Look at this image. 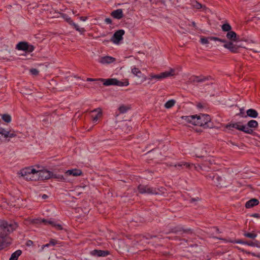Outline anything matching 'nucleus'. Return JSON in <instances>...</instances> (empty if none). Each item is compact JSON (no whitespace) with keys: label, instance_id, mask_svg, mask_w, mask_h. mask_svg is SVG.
<instances>
[{"label":"nucleus","instance_id":"nucleus-61","mask_svg":"<svg viewBox=\"0 0 260 260\" xmlns=\"http://www.w3.org/2000/svg\"><path fill=\"white\" fill-rule=\"evenodd\" d=\"M196 156L197 157H199V158H203V157H204V156H203V155H198V154H196Z\"/></svg>","mask_w":260,"mask_h":260},{"label":"nucleus","instance_id":"nucleus-2","mask_svg":"<svg viewBox=\"0 0 260 260\" xmlns=\"http://www.w3.org/2000/svg\"><path fill=\"white\" fill-rule=\"evenodd\" d=\"M36 170L30 167L21 170L19 174L26 180L36 181L37 177L36 176Z\"/></svg>","mask_w":260,"mask_h":260},{"label":"nucleus","instance_id":"nucleus-27","mask_svg":"<svg viewBox=\"0 0 260 260\" xmlns=\"http://www.w3.org/2000/svg\"><path fill=\"white\" fill-rule=\"evenodd\" d=\"M258 125V122L254 120H251L249 121L247 124L246 126L249 128H256Z\"/></svg>","mask_w":260,"mask_h":260},{"label":"nucleus","instance_id":"nucleus-21","mask_svg":"<svg viewBox=\"0 0 260 260\" xmlns=\"http://www.w3.org/2000/svg\"><path fill=\"white\" fill-rule=\"evenodd\" d=\"M99 80L103 82V85L105 86L115 85V78L99 79Z\"/></svg>","mask_w":260,"mask_h":260},{"label":"nucleus","instance_id":"nucleus-35","mask_svg":"<svg viewBox=\"0 0 260 260\" xmlns=\"http://www.w3.org/2000/svg\"><path fill=\"white\" fill-rule=\"evenodd\" d=\"M175 104V101L174 100H171L168 101L165 104V107L167 109H169L172 108L173 106H174Z\"/></svg>","mask_w":260,"mask_h":260},{"label":"nucleus","instance_id":"nucleus-17","mask_svg":"<svg viewBox=\"0 0 260 260\" xmlns=\"http://www.w3.org/2000/svg\"><path fill=\"white\" fill-rule=\"evenodd\" d=\"M115 61V58L109 56H106L104 57H102L100 60H99V62L102 63V64H105V63H110Z\"/></svg>","mask_w":260,"mask_h":260},{"label":"nucleus","instance_id":"nucleus-28","mask_svg":"<svg viewBox=\"0 0 260 260\" xmlns=\"http://www.w3.org/2000/svg\"><path fill=\"white\" fill-rule=\"evenodd\" d=\"M130 109H131L130 106H129V105L125 106L124 105H122L119 107L118 110L120 113L123 114V113H125Z\"/></svg>","mask_w":260,"mask_h":260},{"label":"nucleus","instance_id":"nucleus-22","mask_svg":"<svg viewBox=\"0 0 260 260\" xmlns=\"http://www.w3.org/2000/svg\"><path fill=\"white\" fill-rule=\"evenodd\" d=\"M196 115H190V116H183L181 117V118L186 122L191 123L194 125L195 123V119H196Z\"/></svg>","mask_w":260,"mask_h":260},{"label":"nucleus","instance_id":"nucleus-4","mask_svg":"<svg viewBox=\"0 0 260 260\" xmlns=\"http://www.w3.org/2000/svg\"><path fill=\"white\" fill-rule=\"evenodd\" d=\"M175 70L174 69H171L169 71H166L162 73H161L160 74L157 75H150V77L149 79L150 80H152L153 79H155L157 80H161L164 78H166L171 76H173L174 75Z\"/></svg>","mask_w":260,"mask_h":260},{"label":"nucleus","instance_id":"nucleus-23","mask_svg":"<svg viewBox=\"0 0 260 260\" xmlns=\"http://www.w3.org/2000/svg\"><path fill=\"white\" fill-rule=\"evenodd\" d=\"M0 131L4 132V137L5 138H13L16 136V135L14 132L11 131H8L3 128H0Z\"/></svg>","mask_w":260,"mask_h":260},{"label":"nucleus","instance_id":"nucleus-52","mask_svg":"<svg viewBox=\"0 0 260 260\" xmlns=\"http://www.w3.org/2000/svg\"><path fill=\"white\" fill-rule=\"evenodd\" d=\"M200 199L199 197H197V198H191L190 199V203H193V202H197L198 201H199Z\"/></svg>","mask_w":260,"mask_h":260},{"label":"nucleus","instance_id":"nucleus-54","mask_svg":"<svg viewBox=\"0 0 260 260\" xmlns=\"http://www.w3.org/2000/svg\"><path fill=\"white\" fill-rule=\"evenodd\" d=\"M249 254H251L252 255L254 256H256V257H260V253H258L257 254L256 253H253V252H248Z\"/></svg>","mask_w":260,"mask_h":260},{"label":"nucleus","instance_id":"nucleus-39","mask_svg":"<svg viewBox=\"0 0 260 260\" xmlns=\"http://www.w3.org/2000/svg\"><path fill=\"white\" fill-rule=\"evenodd\" d=\"M244 236H245L246 237L249 238L250 239H253L256 237L257 234H255L254 233L245 232L244 233Z\"/></svg>","mask_w":260,"mask_h":260},{"label":"nucleus","instance_id":"nucleus-12","mask_svg":"<svg viewBox=\"0 0 260 260\" xmlns=\"http://www.w3.org/2000/svg\"><path fill=\"white\" fill-rule=\"evenodd\" d=\"M215 164L214 160L212 158H206L201 165H198V167L202 170H206L207 167L210 168V165Z\"/></svg>","mask_w":260,"mask_h":260},{"label":"nucleus","instance_id":"nucleus-56","mask_svg":"<svg viewBox=\"0 0 260 260\" xmlns=\"http://www.w3.org/2000/svg\"><path fill=\"white\" fill-rule=\"evenodd\" d=\"M251 216L256 218H259L260 215L258 213H254L251 215Z\"/></svg>","mask_w":260,"mask_h":260},{"label":"nucleus","instance_id":"nucleus-9","mask_svg":"<svg viewBox=\"0 0 260 260\" xmlns=\"http://www.w3.org/2000/svg\"><path fill=\"white\" fill-rule=\"evenodd\" d=\"M241 123L242 122L240 121L235 122V128L246 134H252L253 133V131L252 129L249 128L245 125H242Z\"/></svg>","mask_w":260,"mask_h":260},{"label":"nucleus","instance_id":"nucleus-49","mask_svg":"<svg viewBox=\"0 0 260 260\" xmlns=\"http://www.w3.org/2000/svg\"><path fill=\"white\" fill-rule=\"evenodd\" d=\"M193 6L198 9H201L202 7V5L198 2H195V4L193 5Z\"/></svg>","mask_w":260,"mask_h":260},{"label":"nucleus","instance_id":"nucleus-3","mask_svg":"<svg viewBox=\"0 0 260 260\" xmlns=\"http://www.w3.org/2000/svg\"><path fill=\"white\" fill-rule=\"evenodd\" d=\"M194 125L203 126L204 128L210 127L209 122L211 121L210 117L207 114L196 115Z\"/></svg>","mask_w":260,"mask_h":260},{"label":"nucleus","instance_id":"nucleus-32","mask_svg":"<svg viewBox=\"0 0 260 260\" xmlns=\"http://www.w3.org/2000/svg\"><path fill=\"white\" fill-rule=\"evenodd\" d=\"M195 166L194 165L192 164H189L187 162H180L177 165H175L174 166L175 167H182L183 166H185L187 168H189L191 166ZM195 169H197L198 167L196 166H194Z\"/></svg>","mask_w":260,"mask_h":260},{"label":"nucleus","instance_id":"nucleus-24","mask_svg":"<svg viewBox=\"0 0 260 260\" xmlns=\"http://www.w3.org/2000/svg\"><path fill=\"white\" fill-rule=\"evenodd\" d=\"M246 115H247V116H249L253 118H256L258 116L257 112L255 110L253 109H249L247 110L246 111Z\"/></svg>","mask_w":260,"mask_h":260},{"label":"nucleus","instance_id":"nucleus-40","mask_svg":"<svg viewBox=\"0 0 260 260\" xmlns=\"http://www.w3.org/2000/svg\"><path fill=\"white\" fill-rule=\"evenodd\" d=\"M3 120L6 122L9 123L11 121V117L10 115L5 114L2 115V117Z\"/></svg>","mask_w":260,"mask_h":260},{"label":"nucleus","instance_id":"nucleus-19","mask_svg":"<svg viewBox=\"0 0 260 260\" xmlns=\"http://www.w3.org/2000/svg\"><path fill=\"white\" fill-rule=\"evenodd\" d=\"M259 201L256 199H252L247 201L245 204V207L246 208H250L258 205Z\"/></svg>","mask_w":260,"mask_h":260},{"label":"nucleus","instance_id":"nucleus-25","mask_svg":"<svg viewBox=\"0 0 260 260\" xmlns=\"http://www.w3.org/2000/svg\"><path fill=\"white\" fill-rule=\"evenodd\" d=\"M21 254L22 251L21 250H17L11 254L9 260H18V257Z\"/></svg>","mask_w":260,"mask_h":260},{"label":"nucleus","instance_id":"nucleus-6","mask_svg":"<svg viewBox=\"0 0 260 260\" xmlns=\"http://www.w3.org/2000/svg\"><path fill=\"white\" fill-rule=\"evenodd\" d=\"M52 172L47 170H36V176L38 180H46L51 178Z\"/></svg>","mask_w":260,"mask_h":260},{"label":"nucleus","instance_id":"nucleus-10","mask_svg":"<svg viewBox=\"0 0 260 260\" xmlns=\"http://www.w3.org/2000/svg\"><path fill=\"white\" fill-rule=\"evenodd\" d=\"M210 78V76L205 77L202 75L199 76H192L189 78V81L192 84H194L196 83H202L208 80Z\"/></svg>","mask_w":260,"mask_h":260},{"label":"nucleus","instance_id":"nucleus-37","mask_svg":"<svg viewBox=\"0 0 260 260\" xmlns=\"http://www.w3.org/2000/svg\"><path fill=\"white\" fill-rule=\"evenodd\" d=\"M219 239L226 241V242L232 243H240V244H244V243H245V242L242 241V240H226L225 239H223V238H219Z\"/></svg>","mask_w":260,"mask_h":260},{"label":"nucleus","instance_id":"nucleus-14","mask_svg":"<svg viewBox=\"0 0 260 260\" xmlns=\"http://www.w3.org/2000/svg\"><path fill=\"white\" fill-rule=\"evenodd\" d=\"M90 254L93 256H106L110 254L108 250H102L95 249L90 252Z\"/></svg>","mask_w":260,"mask_h":260},{"label":"nucleus","instance_id":"nucleus-44","mask_svg":"<svg viewBox=\"0 0 260 260\" xmlns=\"http://www.w3.org/2000/svg\"><path fill=\"white\" fill-rule=\"evenodd\" d=\"M244 109L243 108L240 109V113L238 114H237V115H238L241 117L246 118L247 117V115L245 114L244 113Z\"/></svg>","mask_w":260,"mask_h":260},{"label":"nucleus","instance_id":"nucleus-7","mask_svg":"<svg viewBox=\"0 0 260 260\" xmlns=\"http://www.w3.org/2000/svg\"><path fill=\"white\" fill-rule=\"evenodd\" d=\"M138 189L140 193H158L156 192L155 188L151 187L148 185H139L138 187Z\"/></svg>","mask_w":260,"mask_h":260},{"label":"nucleus","instance_id":"nucleus-42","mask_svg":"<svg viewBox=\"0 0 260 260\" xmlns=\"http://www.w3.org/2000/svg\"><path fill=\"white\" fill-rule=\"evenodd\" d=\"M155 190H156V192H158V193H153V194H162L165 193V191L166 190V189L163 187H161L160 188H155Z\"/></svg>","mask_w":260,"mask_h":260},{"label":"nucleus","instance_id":"nucleus-18","mask_svg":"<svg viewBox=\"0 0 260 260\" xmlns=\"http://www.w3.org/2000/svg\"><path fill=\"white\" fill-rule=\"evenodd\" d=\"M111 15L113 18L117 19H120L123 16L122 10L120 9H117L116 10L112 11L111 14Z\"/></svg>","mask_w":260,"mask_h":260},{"label":"nucleus","instance_id":"nucleus-62","mask_svg":"<svg viewBox=\"0 0 260 260\" xmlns=\"http://www.w3.org/2000/svg\"><path fill=\"white\" fill-rule=\"evenodd\" d=\"M47 198H48V196H47V195H46V194H43V195L42 196V198H43V199H47Z\"/></svg>","mask_w":260,"mask_h":260},{"label":"nucleus","instance_id":"nucleus-8","mask_svg":"<svg viewBox=\"0 0 260 260\" xmlns=\"http://www.w3.org/2000/svg\"><path fill=\"white\" fill-rule=\"evenodd\" d=\"M125 31L123 29H119L116 31L111 38L110 41L115 44H118L120 41L122 40V36L124 35Z\"/></svg>","mask_w":260,"mask_h":260},{"label":"nucleus","instance_id":"nucleus-38","mask_svg":"<svg viewBox=\"0 0 260 260\" xmlns=\"http://www.w3.org/2000/svg\"><path fill=\"white\" fill-rule=\"evenodd\" d=\"M221 28H222V30L223 31H228H228H230L232 29V27L230 25V24H229V23H225V24H223L221 26Z\"/></svg>","mask_w":260,"mask_h":260},{"label":"nucleus","instance_id":"nucleus-50","mask_svg":"<svg viewBox=\"0 0 260 260\" xmlns=\"http://www.w3.org/2000/svg\"><path fill=\"white\" fill-rule=\"evenodd\" d=\"M31 222L34 224H40L41 223V219H33Z\"/></svg>","mask_w":260,"mask_h":260},{"label":"nucleus","instance_id":"nucleus-64","mask_svg":"<svg viewBox=\"0 0 260 260\" xmlns=\"http://www.w3.org/2000/svg\"><path fill=\"white\" fill-rule=\"evenodd\" d=\"M192 25L194 27H196V23L194 21L192 22Z\"/></svg>","mask_w":260,"mask_h":260},{"label":"nucleus","instance_id":"nucleus-60","mask_svg":"<svg viewBox=\"0 0 260 260\" xmlns=\"http://www.w3.org/2000/svg\"><path fill=\"white\" fill-rule=\"evenodd\" d=\"M156 237V236H152V235H149L148 238H147V239H152L153 238Z\"/></svg>","mask_w":260,"mask_h":260},{"label":"nucleus","instance_id":"nucleus-20","mask_svg":"<svg viewBox=\"0 0 260 260\" xmlns=\"http://www.w3.org/2000/svg\"><path fill=\"white\" fill-rule=\"evenodd\" d=\"M51 178L57 179L59 181L68 182V180L67 178V176H63L60 174H53L52 173Z\"/></svg>","mask_w":260,"mask_h":260},{"label":"nucleus","instance_id":"nucleus-55","mask_svg":"<svg viewBox=\"0 0 260 260\" xmlns=\"http://www.w3.org/2000/svg\"><path fill=\"white\" fill-rule=\"evenodd\" d=\"M48 221L49 220L45 219H41V223H43L44 224H48Z\"/></svg>","mask_w":260,"mask_h":260},{"label":"nucleus","instance_id":"nucleus-58","mask_svg":"<svg viewBox=\"0 0 260 260\" xmlns=\"http://www.w3.org/2000/svg\"><path fill=\"white\" fill-rule=\"evenodd\" d=\"M100 81V80L99 79H93V78H87V81Z\"/></svg>","mask_w":260,"mask_h":260},{"label":"nucleus","instance_id":"nucleus-51","mask_svg":"<svg viewBox=\"0 0 260 260\" xmlns=\"http://www.w3.org/2000/svg\"><path fill=\"white\" fill-rule=\"evenodd\" d=\"M57 241L55 239H52L50 240L49 242V244L50 245L54 246L57 244Z\"/></svg>","mask_w":260,"mask_h":260},{"label":"nucleus","instance_id":"nucleus-16","mask_svg":"<svg viewBox=\"0 0 260 260\" xmlns=\"http://www.w3.org/2000/svg\"><path fill=\"white\" fill-rule=\"evenodd\" d=\"M220 39L217 37H210L206 38L202 37L200 39V42L202 44H207L209 43L210 41H218L220 42Z\"/></svg>","mask_w":260,"mask_h":260},{"label":"nucleus","instance_id":"nucleus-57","mask_svg":"<svg viewBox=\"0 0 260 260\" xmlns=\"http://www.w3.org/2000/svg\"><path fill=\"white\" fill-rule=\"evenodd\" d=\"M33 244V242L31 240H28L26 242V245L28 246H30L32 245Z\"/></svg>","mask_w":260,"mask_h":260},{"label":"nucleus","instance_id":"nucleus-5","mask_svg":"<svg viewBox=\"0 0 260 260\" xmlns=\"http://www.w3.org/2000/svg\"><path fill=\"white\" fill-rule=\"evenodd\" d=\"M220 42L223 43V47L225 48L229 49L231 52L234 53L238 52L239 47L237 45L234 44L233 42H228L226 40L221 39H220Z\"/></svg>","mask_w":260,"mask_h":260},{"label":"nucleus","instance_id":"nucleus-41","mask_svg":"<svg viewBox=\"0 0 260 260\" xmlns=\"http://www.w3.org/2000/svg\"><path fill=\"white\" fill-rule=\"evenodd\" d=\"M61 16L70 25L73 22L72 19L66 14H62Z\"/></svg>","mask_w":260,"mask_h":260},{"label":"nucleus","instance_id":"nucleus-46","mask_svg":"<svg viewBox=\"0 0 260 260\" xmlns=\"http://www.w3.org/2000/svg\"><path fill=\"white\" fill-rule=\"evenodd\" d=\"M216 175H217L216 174H215L214 173H211V174H209L208 175H207L206 178L207 179H210L214 181V179H215Z\"/></svg>","mask_w":260,"mask_h":260},{"label":"nucleus","instance_id":"nucleus-43","mask_svg":"<svg viewBox=\"0 0 260 260\" xmlns=\"http://www.w3.org/2000/svg\"><path fill=\"white\" fill-rule=\"evenodd\" d=\"M244 244H246V245H248L249 246H251L259 247L258 245V242L256 241H255V242H248V241H246L245 243H244Z\"/></svg>","mask_w":260,"mask_h":260},{"label":"nucleus","instance_id":"nucleus-34","mask_svg":"<svg viewBox=\"0 0 260 260\" xmlns=\"http://www.w3.org/2000/svg\"><path fill=\"white\" fill-rule=\"evenodd\" d=\"M92 112H98V114L95 116L93 117V119H92L93 122H96V121H97V120L99 118V116L102 115V109L101 108L95 109L93 110Z\"/></svg>","mask_w":260,"mask_h":260},{"label":"nucleus","instance_id":"nucleus-36","mask_svg":"<svg viewBox=\"0 0 260 260\" xmlns=\"http://www.w3.org/2000/svg\"><path fill=\"white\" fill-rule=\"evenodd\" d=\"M132 72L134 75L137 76L139 78L142 77V73L138 68H134L132 70Z\"/></svg>","mask_w":260,"mask_h":260},{"label":"nucleus","instance_id":"nucleus-30","mask_svg":"<svg viewBox=\"0 0 260 260\" xmlns=\"http://www.w3.org/2000/svg\"><path fill=\"white\" fill-rule=\"evenodd\" d=\"M222 178L219 175H217L215 179L214 180V184L217 187H221L222 184L221 183Z\"/></svg>","mask_w":260,"mask_h":260},{"label":"nucleus","instance_id":"nucleus-63","mask_svg":"<svg viewBox=\"0 0 260 260\" xmlns=\"http://www.w3.org/2000/svg\"><path fill=\"white\" fill-rule=\"evenodd\" d=\"M50 245V244H49V243H48V244H45V245H44L43 246V247H42V248H44V247H49Z\"/></svg>","mask_w":260,"mask_h":260},{"label":"nucleus","instance_id":"nucleus-45","mask_svg":"<svg viewBox=\"0 0 260 260\" xmlns=\"http://www.w3.org/2000/svg\"><path fill=\"white\" fill-rule=\"evenodd\" d=\"M34 48H34V46H32L31 45H29L27 43V47H26L27 49H26L25 51H27L28 52H31L34 50Z\"/></svg>","mask_w":260,"mask_h":260},{"label":"nucleus","instance_id":"nucleus-11","mask_svg":"<svg viewBox=\"0 0 260 260\" xmlns=\"http://www.w3.org/2000/svg\"><path fill=\"white\" fill-rule=\"evenodd\" d=\"M186 233V234H192V232L191 229H184L182 227L180 226H176L171 230L169 233Z\"/></svg>","mask_w":260,"mask_h":260},{"label":"nucleus","instance_id":"nucleus-31","mask_svg":"<svg viewBox=\"0 0 260 260\" xmlns=\"http://www.w3.org/2000/svg\"><path fill=\"white\" fill-rule=\"evenodd\" d=\"M128 84H129V82L127 80H126L124 82H122V81L118 80L117 79L115 78V85H117L118 86H127Z\"/></svg>","mask_w":260,"mask_h":260},{"label":"nucleus","instance_id":"nucleus-33","mask_svg":"<svg viewBox=\"0 0 260 260\" xmlns=\"http://www.w3.org/2000/svg\"><path fill=\"white\" fill-rule=\"evenodd\" d=\"M73 27L78 31H79L80 34H83L85 32V30L84 28H81L79 27L78 25L74 23V22L71 24Z\"/></svg>","mask_w":260,"mask_h":260},{"label":"nucleus","instance_id":"nucleus-29","mask_svg":"<svg viewBox=\"0 0 260 260\" xmlns=\"http://www.w3.org/2000/svg\"><path fill=\"white\" fill-rule=\"evenodd\" d=\"M48 224L56 228L58 230H61L62 229L61 225L58 223H56L54 220L50 219L48 221Z\"/></svg>","mask_w":260,"mask_h":260},{"label":"nucleus","instance_id":"nucleus-48","mask_svg":"<svg viewBox=\"0 0 260 260\" xmlns=\"http://www.w3.org/2000/svg\"><path fill=\"white\" fill-rule=\"evenodd\" d=\"M30 72L33 75H37L39 74V71L36 69H31L30 70Z\"/></svg>","mask_w":260,"mask_h":260},{"label":"nucleus","instance_id":"nucleus-26","mask_svg":"<svg viewBox=\"0 0 260 260\" xmlns=\"http://www.w3.org/2000/svg\"><path fill=\"white\" fill-rule=\"evenodd\" d=\"M27 47V43L25 42H20L17 45L16 48L19 50L25 51Z\"/></svg>","mask_w":260,"mask_h":260},{"label":"nucleus","instance_id":"nucleus-59","mask_svg":"<svg viewBox=\"0 0 260 260\" xmlns=\"http://www.w3.org/2000/svg\"><path fill=\"white\" fill-rule=\"evenodd\" d=\"M87 17L81 16L80 17V20L83 21H86L87 20Z\"/></svg>","mask_w":260,"mask_h":260},{"label":"nucleus","instance_id":"nucleus-1","mask_svg":"<svg viewBox=\"0 0 260 260\" xmlns=\"http://www.w3.org/2000/svg\"><path fill=\"white\" fill-rule=\"evenodd\" d=\"M18 227L17 223L0 220V250L8 246L12 242L9 235Z\"/></svg>","mask_w":260,"mask_h":260},{"label":"nucleus","instance_id":"nucleus-47","mask_svg":"<svg viewBox=\"0 0 260 260\" xmlns=\"http://www.w3.org/2000/svg\"><path fill=\"white\" fill-rule=\"evenodd\" d=\"M235 123H230L226 125L225 127L230 130L235 128Z\"/></svg>","mask_w":260,"mask_h":260},{"label":"nucleus","instance_id":"nucleus-13","mask_svg":"<svg viewBox=\"0 0 260 260\" xmlns=\"http://www.w3.org/2000/svg\"><path fill=\"white\" fill-rule=\"evenodd\" d=\"M82 175V172L80 169H74L67 170L65 172V176L67 177L69 176H79Z\"/></svg>","mask_w":260,"mask_h":260},{"label":"nucleus","instance_id":"nucleus-53","mask_svg":"<svg viewBox=\"0 0 260 260\" xmlns=\"http://www.w3.org/2000/svg\"><path fill=\"white\" fill-rule=\"evenodd\" d=\"M105 22L107 24H111L112 23V20L109 18H106L105 20Z\"/></svg>","mask_w":260,"mask_h":260},{"label":"nucleus","instance_id":"nucleus-15","mask_svg":"<svg viewBox=\"0 0 260 260\" xmlns=\"http://www.w3.org/2000/svg\"><path fill=\"white\" fill-rule=\"evenodd\" d=\"M226 37L229 40V42H237L239 40L237 34L233 31H229L226 35Z\"/></svg>","mask_w":260,"mask_h":260}]
</instances>
